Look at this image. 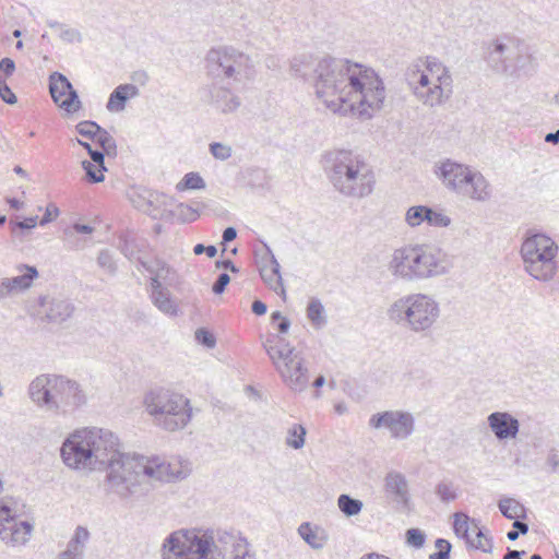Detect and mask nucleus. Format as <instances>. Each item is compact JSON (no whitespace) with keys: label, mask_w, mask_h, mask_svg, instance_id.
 I'll return each mask as SVG.
<instances>
[{"label":"nucleus","mask_w":559,"mask_h":559,"mask_svg":"<svg viewBox=\"0 0 559 559\" xmlns=\"http://www.w3.org/2000/svg\"><path fill=\"white\" fill-rule=\"evenodd\" d=\"M85 445L90 448L94 468L107 469L106 481L110 492L123 500L139 493L144 479L173 481L182 479L188 472L179 462H165L120 451L119 438L110 430L97 427L83 428Z\"/></svg>","instance_id":"1"},{"label":"nucleus","mask_w":559,"mask_h":559,"mask_svg":"<svg viewBox=\"0 0 559 559\" xmlns=\"http://www.w3.org/2000/svg\"><path fill=\"white\" fill-rule=\"evenodd\" d=\"M316 95L334 114L357 112L369 119L383 107L386 97L382 79L360 63L332 57L323 66L313 85Z\"/></svg>","instance_id":"2"},{"label":"nucleus","mask_w":559,"mask_h":559,"mask_svg":"<svg viewBox=\"0 0 559 559\" xmlns=\"http://www.w3.org/2000/svg\"><path fill=\"white\" fill-rule=\"evenodd\" d=\"M323 167L335 190L345 197L361 199L373 191V171L362 157L349 150L326 152Z\"/></svg>","instance_id":"3"},{"label":"nucleus","mask_w":559,"mask_h":559,"mask_svg":"<svg viewBox=\"0 0 559 559\" xmlns=\"http://www.w3.org/2000/svg\"><path fill=\"white\" fill-rule=\"evenodd\" d=\"M451 261L437 246L429 243L407 245L395 249L389 262L393 276L404 281H420L449 273Z\"/></svg>","instance_id":"4"},{"label":"nucleus","mask_w":559,"mask_h":559,"mask_svg":"<svg viewBox=\"0 0 559 559\" xmlns=\"http://www.w3.org/2000/svg\"><path fill=\"white\" fill-rule=\"evenodd\" d=\"M233 535L225 534L218 542L212 533L199 531H177L171 533L163 544V559H225L227 544ZM234 559H254L248 552L236 555Z\"/></svg>","instance_id":"5"},{"label":"nucleus","mask_w":559,"mask_h":559,"mask_svg":"<svg viewBox=\"0 0 559 559\" xmlns=\"http://www.w3.org/2000/svg\"><path fill=\"white\" fill-rule=\"evenodd\" d=\"M143 405L153 424L165 431L182 430L192 418L190 400L163 386L148 390L144 395Z\"/></svg>","instance_id":"6"},{"label":"nucleus","mask_w":559,"mask_h":559,"mask_svg":"<svg viewBox=\"0 0 559 559\" xmlns=\"http://www.w3.org/2000/svg\"><path fill=\"white\" fill-rule=\"evenodd\" d=\"M407 81L416 99L431 108L443 105L452 95V75L435 57H427L425 70L412 71Z\"/></svg>","instance_id":"7"},{"label":"nucleus","mask_w":559,"mask_h":559,"mask_svg":"<svg viewBox=\"0 0 559 559\" xmlns=\"http://www.w3.org/2000/svg\"><path fill=\"white\" fill-rule=\"evenodd\" d=\"M386 316L390 321L414 333H426L437 323L440 307L429 295L411 294L391 304Z\"/></svg>","instance_id":"8"},{"label":"nucleus","mask_w":559,"mask_h":559,"mask_svg":"<svg viewBox=\"0 0 559 559\" xmlns=\"http://www.w3.org/2000/svg\"><path fill=\"white\" fill-rule=\"evenodd\" d=\"M267 356L284 383L295 392H302L309 384L308 368L300 352H296L284 337L272 335L263 343Z\"/></svg>","instance_id":"9"},{"label":"nucleus","mask_w":559,"mask_h":559,"mask_svg":"<svg viewBox=\"0 0 559 559\" xmlns=\"http://www.w3.org/2000/svg\"><path fill=\"white\" fill-rule=\"evenodd\" d=\"M484 58L487 66L499 74L520 76L531 71L532 56L515 37L500 36L488 41Z\"/></svg>","instance_id":"10"},{"label":"nucleus","mask_w":559,"mask_h":559,"mask_svg":"<svg viewBox=\"0 0 559 559\" xmlns=\"http://www.w3.org/2000/svg\"><path fill=\"white\" fill-rule=\"evenodd\" d=\"M206 69L212 78L226 81L228 85L246 83L255 75L251 57L231 46L211 49L206 55Z\"/></svg>","instance_id":"11"},{"label":"nucleus","mask_w":559,"mask_h":559,"mask_svg":"<svg viewBox=\"0 0 559 559\" xmlns=\"http://www.w3.org/2000/svg\"><path fill=\"white\" fill-rule=\"evenodd\" d=\"M557 243L547 235H530L521 247L524 270L537 281L549 282L557 271Z\"/></svg>","instance_id":"12"},{"label":"nucleus","mask_w":559,"mask_h":559,"mask_svg":"<svg viewBox=\"0 0 559 559\" xmlns=\"http://www.w3.org/2000/svg\"><path fill=\"white\" fill-rule=\"evenodd\" d=\"M7 498L0 499V540L8 547L25 546L31 539L34 524L17 519Z\"/></svg>","instance_id":"13"},{"label":"nucleus","mask_w":559,"mask_h":559,"mask_svg":"<svg viewBox=\"0 0 559 559\" xmlns=\"http://www.w3.org/2000/svg\"><path fill=\"white\" fill-rule=\"evenodd\" d=\"M60 374L41 373L28 384L27 394L39 408L59 415Z\"/></svg>","instance_id":"14"},{"label":"nucleus","mask_w":559,"mask_h":559,"mask_svg":"<svg viewBox=\"0 0 559 559\" xmlns=\"http://www.w3.org/2000/svg\"><path fill=\"white\" fill-rule=\"evenodd\" d=\"M85 442L84 429L75 430L63 441L60 455L68 467L78 471H96L90 448L85 445Z\"/></svg>","instance_id":"15"},{"label":"nucleus","mask_w":559,"mask_h":559,"mask_svg":"<svg viewBox=\"0 0 559 559\" xmlns=\"http://www.w3.org/2000/svg\"><path fill=\"white\" fill-rule=\"evenodd\" d=\"M369 425L374 429H386L393 439L405 440L415 430V418L409 412L385 411L372 415Z\"/></svg>","instance_id":"16"},{"label":"nucleus","mask_w":559,"mask_h":559,"mask_svg":"<svg viewBox=\"0 0 559 559\" xmlns=\"http://www.w3.org/2000/svg\"><path fill=\"white\" fill-rule=\"evenodd\" d=\"M49 92L52 100L67 112L72 114L81 108V100L76 91L62 73L53 72L50 74Z\"/></svg>","instance_id":"17"},{"label":"nucleus","mask_w":559,"mask_h":559,"mask_svg":"<svg viewBox=\"0 0 559 559\" xmlns=\"http://www.w3.org/2000/svg\"><path fill=\"white\" fill-rule=\"evenodd\" d=\"M453 530L457 537L463 538L467 546L484 552L492 551V540L487 538L478 525L464 513L454 514Z\"/></svg>","instance_id":"18"},{"label":"nucleus","mask_w":559,"mask_h":559,"mask_svg":"<svg viewBox=\"0 0 559 559\" xmlns=\"http://www.w3.org/2000/svg\"><path fill=\"white\" fill-rule=\"evenodd\" d=\"M471 169L467 165L447 159L437 167L436 175L448 190L459 194Z\"/></svg>","instance_id":"19"},{"label":"nucleus","mask_w":559,"mask_h":559,"mask_svg":"<svg viewBox=\"0 0 559 559\" xmlns=\"http://www.w3.org/2000/svg\"><path fill=\"white\" fill-rule=\"evenodd\" d=\"M59 393V415L73 413L86 403L81 385L64 376H61Z\"/></svg>","instance_id":"20"},{"label":"nucleus","mask_w":559,"mask_h":559,"mask_svg":"<svg viewBox=\"0 0 559 559\" xmlns=\"http://www.w3.org/2000/svg\"><path fill=\"white\" fill-rule=\"evenodd\" d=\"M264 247L265 252L261 257V261H258L260 276L270 289L276 294L284 295L285 288L280 273V263L270 247L267 245H264Z\"/></svg>","instance_id":"21"},{"label":"nucleus","mask_w":559,"mask_h":559,"mask_svg":"<svg viewBox=\"0 0 559 559\" xmlns=\"http://www.w3.org/2000/svg\"><path fill=\"white\" fill-rule=\"evenodd\" d=\"M488 427L497 440L515 439L520 432V421L508 412H493L487 417Z\"/></svg>","instance_id":"22"},{"label":"nucleus","mask_w":559,"mask_h":559,"mask_svg":"<svg viewBox=\"0 0 559 559\" xmlns=\"http://www.w3.org/2000/svg\"><path fill=\"white\" fill-rule=\"evenodd\" d=\"M40 313L50 322L61 323L69 319L73 311V305L63 298L44 296L39 298Z\"/></svg>","instance_id":"23"},{"label":"nucleus","mask_w":559,"mask_h":559,"mask_svg":"<svg viewBox=\"0 0 559 559\" xmlns=\"http://www.w3.org/2000/svg\"><path fill=\"white\" fill-rule=\"evenodd\" d=\"M459 195L477 202H486L491 198L492 191L489 181L477 170L471 169Z\"/></svg>","instance_id":"24"},{"label":"nucleus","mask_w":559,"mask_h":559,"mask_svg":"<svg viewBox=\"0 0 559 559\" xmlns=\"http://www.w3.org/2000/svg\"><path fill=\"white\" fill-rule=\"evenodd\" d=\"M322 66L323 58H316L311 55L302 53L292 59L290 72L294 76L301 78L314 85Z\"/></svg>","instance_id":"25"},{"label":"nucleus","mask_w":559,"mask_h":559,"mask_svg":"<svg viewBox=\"0 0 559 559\" xmlns=\"http://www.w3.org/2000/svg\"><path fill=\"white\" fill-rule=\"evenodd\" d=\"M90 538L91 533L85 526H76L67 548L56 559H85V549Z\"/></svg>","instance_id":"26"},{"label":"nucleus","mask_w":559,"mask_h":559,"mask_svg":"<svg viewBox=\"0 0 559 559\" xmlns=\"http://www.w3.org/2000/svg\"><path fill=\"white\" fill-rule=\"evenodd\" d=\"M212 105L224 114L234 112L241 104L240 98L229 87L214 83L211 87Z\"/></svg>","instance_id":"27"},{"label":"nucleus","mask_w":559,"mask_h":559,"mask_svg":"<svg viewBox=\"0 0 559 559\" xmlns=\"http://www.w3.org/2000/svg\"><path fill=\"white\" fill-rule=\"evenodd\" d=\"M384 487L397 503L407 508L409 504L408 484L405 476L399 472H390L385 476Z\"/></svg>","instance_id":"28"},{"label":"nucleus","mask_w":559,"mask_h":559,"mask_svg":"<svg viewBox=\"0 0 559 559\" xmlns=\"http://www.w3.org/2000/svg\"><path fill=\"white\" fill-rule=\"evenodd\" d=\"M25 273L11 278L2 280L0 284V298L7 297L12 292L29 288L34 278L38 276L35 266L23 265Z\"/></svg>","instance_id":"29"},{"label":"nucleus","mask_w":559,"mask_h":559,"mask_svg":"<svg viewBox=\"0 0 559 559\" xmlns=\"http://www.w3.org/2000/svg\"><path fill=\"white\" fill-rule=\"evenodd\" d=\"M139 88L133 84H121L110 94L106 108L111 112H120L126 108L129 98L136 97Z\"/></svg>","instance_id":"30"},{"label":"nucleus","mask_w":559,"mask_h":559,"mask_svg":"<svg viewBox=\"0 0 559 559\" xmlns=\"http://www.w3.org/2000/svg\"><path fill=\"white\" fill-rule=\"evenodd\" d=\"M298 534L312 549L316 550L322 549L328 540V536L324 532L319 534V528H312L308 522L299 525Z\"/></svg>","instance_id":"31"},{"label":"nucleus","mask_w":559,"mask_h":559,"mask_svg":"<svg viewBox=\"0 0 559 559\" xmlns=\"http://www.w3.org/2000/svg\"><path fill=\"white\" fill-rule=\"evenodd\" d=\"M151 300L153 305L163 313L173 317L178 314V306L171 298V294L167 288L164 290H158L156 294H151Z\"/></svg>","instance_id":"32"},{"label":"nucleus","mask_w":559,"mask_h":559,"mask_svg":"<svg viewBox=\"0 0 559 559\" xmlns=\"http://www.w3.org/2000/svg\"><path fill=\"white\" fill-rule=\"evenodd\" d=\"M500 512L507 519H524L526 516L525 507L513 498H503L498 503Z\"/></svg>","instance_id":"33"},{"label":"nucleus","mask_w":559,"mask_h":559,"mask_svg":"<svg viewBox=\"0 0 559 559\" xmlns=\"http://www.w3.org/2000/svg\"><path fill=\"white\" fill-rule=\"evenodd\" d=\"M307 318L314 329H322L326 324L325 310L318 298H312L307 306Z\"/></svg>","instance_id":"34"},{"label":"nucleus","mask_w":559,"mask_h":559,"mask_svg":"<svg viewBox=\"0 0 559 559\" xmlns=\"http://www.w3.org/2000/svg\"><path fill=\"white\" fill-rule=\"evenodd\" d=\"M337 507L345 516L352 518L361 512L364 503L347 493H342L337 498Z\"/></svg>","instance_id":"35"},{"label":"nucleus","mask_w":559,"mask_h":559,"mask_svg":"<svg viewBox=\"0 0 559 559\" xmlns=\"http://www.w3.org/2000/svg\"><path fill=\"white\" fill-rule=\"evenodd\" d=\"M430 213V207L426 205L411 206L405 214L406 224L414 228L427 221V215Z\"/></svg>","instance_id":"36"},{"label":"nucleus","mask_w":559,"mask_h":559,"mask_svg":"<svg viewBox=\"0 0 559 559\" xmlns=\"http://www.w3.org/2000/svg\"><path fill=\"white\" fill-rule=\"evenodd\" d=\"M307 430L302 425L295 424L293 425L286 436V444L295 450H299L305 445V437Z\"/></svg>","instance_id":"37"},{"label":"nucleus","mask_w":559,"mask_h":559,"mask_svg":"<svg viewBox=\"0 0 559 559\" xmlns=\"http://www.w3.org/2000/svg\"><path fill=\"white\" fill-rule=\"evenodd\" d=\"M94 142L103 148L108 156H115L117 154V145L115 139L109 132L100 127Z\"/></svg>","instance_id":"38"},{"label":"nucleus","mask_w":559,"mask_h":559,"mask_svg":"<svg viewBox=\"0 0 559 559\" xmlns=\"http://www.w3.org/2000/svg\"><path fill=\"white\" fill-rule=\"evenodd\" d=\"M436 495L440 498L442 502H451L457 498L456 488L452 481L442 480L440 481L435 489Z\"/></svg>","instance_id":"39"},{"label":"nucleus","mask_w":559,"mask_h":559,"mask_svg":"<svg viewBox=\"0 0 559 559\" xmlns=\"http://www.w3.org/2000/svg\"><path fill=\"white\" fill-rule=\"evenodd\" d=\"M205 188L203 178L198 173H188L177 185V189L181 190H200Z\"/></svg>","instance_id":"40"},{"label":"nucleus","mask_w":559,"mask_h":559,"mask_svg":"<svg viewBox=\"0 0 559 559\" xmlns=\"http://www.w3.org/2000/svg\"><path fill=\"white\" fill-rule=\"evenodd\" d=\"M97 264L109 275H115L117 272L116 261L110 251L107 249L100 250L98 253Z\"/></svg>","instance_id":"41"},{"label":"nucleus","mask_w":559,"mask_h":559,"mask_svg":"<svg viewBox=\"0 0 559 559\" xmlns=\"http://www.w3.org/2000/svg\"><path fill=\"white\" fill-rule=\"evenodd\" d=\"M79 134L82 136L88 138L91 140H95L98 130H100V126L94 121L85 120L81 121L75 127Z\"/></svg>","instance_id":"42"},{"label":"nucleus","mask_w":559,"mask_h":559,"mask_svg":"<svg viewBox=\"0 0 559 559\" xmlns=\"http://www.w3.org/2000/svg\"><path fill=\"white\" fill-rule=\"evenodd\" d=\"M426 223L433 227H448L451 224V218L442 212H437L430 207Z\"/></svg>","instance_id":"43"},{"label":"nucleus","mask_w":559,"mask_h":559,"mask_svg":"<svg viewBox=\"0 0 559 559\" xmlns=\"http://www.w3.org/2000/svg\"><path fill=\"white\" fill-rule=\"evenodd\" d=\"M210 152L216 159L219 160H226L231 156V147L219 142L211 143Z\"/></svg>","instance_id":"44"},{"label":"nucleus","mask_w":559,"mask_h":559,"mask_svg":"<svg viewBox=\"0 0 559 559\" xmlns=\"http://www.w3.org/2000/svg\"><path fill=\"white\" fill-rule=\"evenodd\" d=\"M426 535L419 528H409L406 532V542L409 546L421 548L425 544Z\"/></svg>","instance_id":"45"},{"label":"nucleus","mask_w":559,"mask_h":559,"mask_svg":"<svg viewBox=\"0 0 559 559\" xmlns=\"http://www.w3.org/2000/svg\"><path fill=\"white\" fill-rule=\"evenodd\" d=\"M436 547L438 548V551L431 554L429 556V559H449L450 558L451 544L447 539L438 538L436 540Z\"/></svg>","instance_id":"46"},{"label":"nucleus","mask_w":559,"mask_h":559,"mask_svg":"<svg viewBox=\"0 0 559 559\" xmlns=\"http://www.w3.org/2000/svg\"><path fill=\"white\" fill-rule=\"evenodd\" d=\"M195 340L207 348H213L216 345V338L213 333L204 328H200L195 331Z\"/></svg>","instance_id":"47"},{"label":"nucleus","mask_w":559,"mask_h":559,"mask_svg":"<svg viewBox=\"0 0 559 559\" xmlns=\"http://www.w3.org/2000/svg\"><path fill=\"white\" fill-rule=\"evenodd\" d=\"M0 98L9 105H14L17 102V98H16L15 94L12 92V90L10 88V86L8 85L7 80L2 79L1 76H0Z\"/></svg>","instance_id":"48"},{"label":"nucleus","mask_w":559,"mask_h":559,"mask_svg":"<svg viewBox=\"0 0 559 559\" xmlns=\"http://www.w3.org/2000/svg\"><path fill=\"white\" fill-rule=\"evenodd\" d=\"M170 273H173V270L167 263L159 259L155 260V267L152 275L162 281H167L169 278Z\"/></svg>","instance_id":"49"},{"label":"nucleus","mask_w":559,"mask_h":559,"mask_svg":"<svg viewBox=\"0 0 559 559\" xmlns=\"http://www.w3.org/2000/svg\"><path fill=\"white\" fill-rule=\"evenodd\" d=\"M82 167L86 173L87 179L93 183H98L104 181V175L103 171H99V174L95 170V165L88 160L82 162Z\"/></svg>","instance_id":"50"},{"label":"nucleus","mask_w":559,"mask_h":559,"mask_svg":"<svg viewBox=\"0 0 559 559\" xmlns=\"http://www.w3.org/2000/svg\"><path fill=\"white\" fill-rule=\"evenodd\" d=\"M60 38L63 41L73 44V43H81L82 41V34L75 29V28H69L66 25L60 31Z\"/></svg>","instance_id":"51"},{"label":"nucleus","mask_w":559,"mask_h":559,"mask_svg":"<svg viewBox=\"0 0 559 559\" xmlns=\"http://www.w3.org/2000/svg\"><path fill=\"white\" fill-rule=\"evenodd\" d=\"M229 282L230 276L227 273H221L212 286V292L215 295L223 294Z\"/></svg>","instance_id":"52"},{"label":"nucleus","mask_w":559,"mask_h":559,"mask_svg":"<svg viewBox=\"0 0 559 559\" xmlns=\"http://www.w3.org/2000/svg\"><path fill=\"white\" fill-rule=\"evenodd\" d=\"M59 214H60L59 209L53 203H49L46 206L45 214L41 217V219L39 221V224L41 226H44V225L52 222L53 219H56L59 216Z\"/></svg>","instance_id":"53"},{"label":"nucleus","mask_w":559,"mask_h":559,"mask_svg":"<svg viewBox=\"0 0 559 559\" xmlns=\"http://www.w3.org/2000/svg\"><path fill=\"white\" fill-rule=\"evenodd\" d=\"M38 216H31L25 218L21 222H10V225L12 227V231H14L16 228L19 229H33L37 225Z\"/></svg>","instance_id":"54"},{"label":"nucleus","mask_w":559,"mask_h":559,"mask_svg":"<svg viewBox=\"0 0 559 559\" xmlns=\"http://www.w3.org/2000/svg\"><path fill=\"white\" fill-rule=\"evenodd\" d=\"M193 253L197 255L206 253L209 258H214L217 253V249L213 245L204 246L203 243H198L193 247Z\"/></svg>","instance_id":"55"},{"label":"nucleus","mask_w":559,"mask_h":559,"mask_svg":"<svg viewBox=\"0 0 559 559\" xmlns=\"http://www.w3.org/2000/svg\"><path fill=\"white\" fill-rule=\"evenodd\" d=\"M91 159L98 165L99 169L98 171H106L107 168L105 167V155L106 153L104 151L93 150L90 154Z\"/></svg>","instance_id":"56"},{"label":"nucleus","mask_w":559,"mask_h":559,"mask_svg":"<svg viewBox=\"0 0 559 559\" xmlns=\"http://www.w3.org/2000/svg\"><path fill=\"white\" fill-rule=\"evenodd\" d=\"M0 70L5 76H10L15 70V62L11 58H3L0 61Z\"/></svg>","instance_id":"57"},{"label":"nucleus","mask_w":559,"mask_h":559,"mask_svg":"<svg viewBox=\"0 0 559 559\" xmlns=\"http://www.w3.org/2000/svg\"><path fill=\"white\" fill-rule=\"evenodd\" d=\"M546 463L551 472L559 473V455L555 450L549 452Z\"/></svg>","instance_id":"58"},{"label":"nucleus","mask_w":559,"mask_h":559,"mask_svg":"<svg viewBox=\"0 0 559 559\" xmlns=\"http://www.w3.org/2000/svg\"><path fill=\"white\" fill-rule=\"evenodd\" d=\"M215 266L217 269H225V270H229L230 272L233 273H238L239 270L238 267L235 265V263L229 260V259H226V260H218L215 262Z\"/></svg>","instance_id":"59"},{"label":"nucleus","mask_w":559,"mask_h":559,"mask_svg":"<svg viewBox=\"0 0 559 559\" xmlns=\"http://www.w3.org/2000/svg\"><path fill=\"white\" fill-rule=\"evenodd\" d=\"M251 309H252V312L257 316H263L266 310H267V307L266 305L261 301V300H254L252 302V306H251Z\"/></svg>","instance_id":"60"},{"label":"nucleus","mask_w":559,"mask_h":559,"mask_svg":"<svg viewBox=\"0 0 559 559\" xmlns=\"http://www.w3.org/2000/svg\"><path fill=\"white\" fill-rule=\"evenodd\" d=\"M236 237H237V230H236V228H234V227H227V228H225V230L223 231V236H222L223 243L230 242V241H233Z\"/></svg>","instance_id":"61"},{"label":"nucleus","mask_w":559,"mask_h":559,"mask_svg":"<svg viewBox=\"0 0 559 559\" xmlns=\"http://www.w3.org/2000/svg\"><path fill=\"white\" fill-rule=\"evenodd\" d=\"M163 281L152 275L151 277V294H156L158 290H164L166 287L163 286Z\"/></svg>","instance_id":"62"},{"label":"nucleus","mask_w":559,"mask_h":559,"mask_svg":"<svg viewBox=\"0 0 559 559\" xmlns=\"http://www.w3.org/2000/svg\"><path fill=\"white\" fill-rule=\"evenodd\" d=\"M132 80L141 85H144L148 81V74L145 71H136L132 75Z\"/></svg>","instance_id":"63"},{"label":"nucleus","mask_w":559,"mask_h":559,"mask_svg":"<svg viewBox=\"0 0 559 559\" xmlns=\"http://www.w3.org/2000/svg\"><path fill=\"white\" fill-rule=\"evenodd\" d=\"M513 527L516 532H519V534L522 535H525L528 532V525L520 521V519H514Z\"/></svg>","instance_id":"64"}]
</instances>
